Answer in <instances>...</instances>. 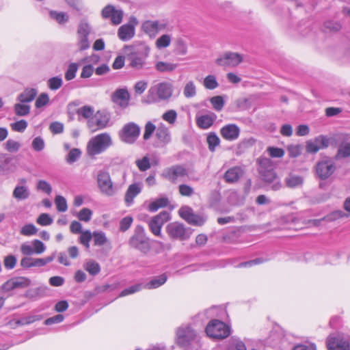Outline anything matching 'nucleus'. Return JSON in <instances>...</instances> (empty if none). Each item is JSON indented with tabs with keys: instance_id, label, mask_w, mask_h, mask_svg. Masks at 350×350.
Masks as SVG:
<instances>
[{
	"instance_id": "27",
	"label": "nucleus",
	"mask_w": 350,
	"mask_h": 350,
	"mask_svg": "<svg viewBox=\"0 0 350 350\" xmlns=\"http://www.w3.org/2000/svg\"><path fill=\"white\" fill-rule=\"evenodd\" d=\"M285 185L288 188L301 187L304 183V178L294 174H289L284 179Z\"/></svg>"
},
{
	"instance_id": "1",
	"label": "nucleus",
	"mask_w": 350,
	"mask_h": 350,
	"mask_svg": "<svg viewBox=\"0 0 350 350\" xmlns=\"http://www.w3.org/2000/svg\"><path fill=\"white\" fill-rule=\"evenodd\" d=\"M258 163V172L263 181L270 184V188L273 191L280 190L282 187V185L273 169L271 161L267 158H260Z\"/></svg>"
},
{
	"instance_id": "38",
	"label": "nucleus",
	"mask_w": 350,
	"mask_h": 350,
	"mask_svg": "<svg viewBox=\"0 0 350 350\" xmlns=\"http://www.w3.org/2000/svg\"><path fill=\"white\" fill-rule=\"evenodd\" d=\"M13 196L17 200H25L29 196V191L25 186H17L13 191Z\"/></svg>"
},
{
	"instance_id": "16",
	"label": "nucleus",
	"mask_w": 350,
	"mask_h": 350,
	"mask_svg": "<svg viewBox=\"0 0 350 350\" xmlns=\"http://www.w3.org/2000/svg\"><path fill=\"white\" fill-rule=\"evenodd\" d=\"M168 24L165 21L148 20L142 25L143 31L150 37H155L162 30L167 28Z\"/></svg>"
},
{
	"instance_id": "24",
	"label": "nucleus",
	"mask_w": 350,
	"mask_h": 350,
	"mask_svg": "<svg viewBox=\"0 0 350 350\" xmlns=\"http://www.w3.org/2000/svg\"><path fill=\"white\" fill-rule=\"evenodd\" d=\"M142 191L139 183H133L129 186L125 196L124 201L127 206L133 204L134 198Z\"/></svg>"
},
{
	"instance_id": "51",
	"label": "nucleus",
	"mask_w": 350,
	"mask_h": 350,
	"mask_svg": "<svg viewBox=\"0 0 350 350\" xmlns=\"http://www.w3.org/2000/svg\"><path fill=\"white\" fill-rule=\"evenodd\" d=\"M183 94L186 98H191L196 94V88L193 81H191L186 83Z\"/></svg>"
},
{
	"instance_id": "41",
	"label": "nucleus",
	"mask_w": 350,
	"mask_h": 350,
	"mask_svg": "<svg viewBox=\"0 0 350 350\" xmlns=\"http://www.w3.org/2000/svg\"><path fill=\"white\" fill-rule=\"evenodd\" d=\"M92 31V27L84 19L81 20L77 27V35L89 36Z\"/></svg>"
},
{
	"instance_id": "2",
	"label": "nucleus",
	"mask_w": 350,
	"mask_h": 350,
	"mask_svg": "<svg viewBox=\"0 0 350 350\" xmlns=\"http://www.w3.org/2000/svg\"><path fill=\"white\" fill-rule=\"evenodd\" d=\"M173 85L168 82H161L150 87L147 98L150 103L169 100L173 94Z\"/></svg>"
},
{
	"instance_id": "8",
	"label": "nucleus",
	"mask_w": 350,
	"mask_h": 350,
	"mask_svg": "<svg viewBox=\"0 0 350 350\" xmlns=\"http://www.w3.org/2000/svg\"><path fill=\"white\" fill-rule=\"evenodd\" d=\"M166 232L172 239L184 241L188 239L191 234L190 228L178 222H172L167 225Z\"/></svg>"
},
{
	"instance_id": "34",
	"label": "nucleus",
	"mask_w": 350,
	"mask_h": 350,
	"mask_svg": "<svg viewBox=\"0 0 350 350\" xmlns=\"http://www.w3.org/2000/svg\"><path fill=\"white\" fill-rule=\"evenodd\" d=\"M76 113L79 118H83L88 121L93 116L94 109L90 105H85L77 109Z\"/></svg>"
},
{
	"instance_id": "49",
	"label": "nucleus",
	"mask_w": 350,
	"mask_h": 350,
	"mask_svg": "<svg viewBox=\"0 0 350 350\" xmlns=\"http://www.w3.org/2000/svg\"><path fill=\"white\" fill-rule=\"evenodd\" d=\"M176 53L180 55H185L187 53V43L182 38H178L176 40Z\"/></svg>"
},
{
	"instance_id": "63",
	"label": "nucleus",
	"mask_w": 350,
	"mask_h": 350,
	"mask_svg": "<svg viewBox=\"0 0 350 350\" xmlns=\"http://www.w3.org/2000/svg\"><path fill=\"white\" fill-rule=\"evenodd\" d=\"M36 222L41 226H48L53 223V219L47 213H42L36 219Z\"/></svg>"
},
{
	"instance_id": "54",
	"label": "nucleus",
	"mask_w": 350,
	"mask_h": 350,
	"mask_svg": "<svg viewBox=\"0 0 350 350\" xmlns=\"http://www.w3.org/2000/svg\"><path fill=\"white\" fill-rule=\"evenodd\" d=\"M143 288V285L142 284H137L135 285L131 286L127 288L124 289L119 295V297H122L124 296H127L131 294H133L136 292L139 291Z\"/></svg>"
},
{
	"instance_id": "30",
	"label": "nucleus",
	"mask_w": 350,
	"mask_h": 350,
	"mask_svg": "<svg viewBox=\"0 0 350 350\" xmlns=\"http://www.w3.org/2000/svg\"><path fill=\"white\" fill-rule=\"evenodd\" d=\"M342 25L339 21L328 20L323 24L324 31L329 33H338L342 29Z\"/></svg>"
},
{
	"instance_id": "40",
	"label": "nucleus",
	"mask_w": 350,
	"mask_h": 350,
	"mask_svg": "<svg viewBox=\"0 0 350 350\" xmlns=\"http://www.w3.org/2000/svg\"><path fill=\"white\" fill-rule=\"evenodd\" d=\"M206 142L211 152H214L220 144V139L215 133H210L206 137Z\"/></svg>"
},
{
	"instance_id": "9",
	"label": "nucleus",
	"mask_w": 350,
	"mask_h": 350,
	"mask_svg": "<svg viewBox=\"0 0 350 350\" xmlns=\"http://www.w3.org/2000/svg\"><path fill=\"white\" fill-rule=\"evenodd\" d=\"M327 346L328 350H350V336L342 334L330 335Z\"/></svg>"
},
{
	"instance_id": "7",
	"label": "nucleus",
	"mask_w": 350,
	"mask_h": 350,
	"mask_svg": "<svg viewBox=\"0 0 350 350\" xmlns=\"http://www.w3.org/2000/svg\"><path fill=\"white\" fill-rule=\"evenodd\" d=\"M98 187L102 193L107 196H113L116 189L113 185L110 174L107 171L100 170L97 174Z\"/></svg>"
},
{
	"instance_id": "5",
	"label": "nucleus",
	"mask_w": 350,
	"mask_h": 350,
	"mask_svg": "<svg viewBox=\"0 0 350 350\" xmlns=\"http://www.w3.org/2000/svg\"><path fill=\"white\" fill-rule=\"evenodd\" d=\"M206 333L211 338L223 339L229 336L230 328L222 321L215 319L206 325Z\"/></svg>"
},
{
	"instance_id": "17",
	"label": "nucleus",
	"mask_w": 350,
	"mask_h": 350,
	"mask_svg": "<svg viewBox=\"0 0 350 350\" xmlns=\"http://www.w3.org/2000/svg\"><path fill=\"white\" fill-rule=\"evenodd\" d=\"M109 121V116L100 111L94 113L93 116L88 121V126L92 131H95L98 129L105 128Z\"/></svg>"
},
{
	"instance_id": "25",
	"label": "nucleus",
	"mask_w": 350,
	"mask_h": 350,
	"mask_svg": "<svg viewBox=\"0 0 350 350\" xmlns=\"http://www.w3.org/2000/svg\"><path fill=\"white\" fill-rule=\"evenodd\" d=\"M37 94L38 91L36 88H25L18 94L17 100L21 103H28L34 100Z\"/></svg>"
},
{
	"instance_id": "3",
	"label": "nucleus",
	"mask_w": 350,
	"mask_h": 350,
	"mask_svg": "<svg viewBox=\"0 0 350 350\" xmlns=\"http://www.w3.org/2000/svg\"><path fill=\"white\" fill-rule=\"evenodd\" d=\"M112 144L110 135L107 133H101L92 137L87 146L88 154L92 157L104 152Z\"/></svg>"
},
{
	"instance_id": "64",
	"label": "nucleus",
	"mask_w": 350,
	"mask_h": 350,
	"mask_svg": "<svg viewBox=\"0 0 350 350\" xmlns=\"http://www.w3.org/2000/svg\"><path fill=\"white\" fill-rule=\"evenodd\" d=\"M227 350H247L245 344L237 339H234Z\"/></svg>"
},
{
	"instance_id": "35",
	"label": "nucleus",
	"mask_w": 350,
	"mask_h": 350,
	"mask_svg": "<svg viewBox=\"0 0 350 350\" xmlns=\"http://www.w3.org/2000/svg\"><path fill=\"white\" fill-rule=\"evenodd\" d=\"M157 137L163 142H168L170 139V133L167 128L163 124H161L156 130Z\"/></svg>"
},
{
	"instance_id": "46",
	"label": "nucleus",
	"mask_w": 350,
	"mask_h": 350,
	"mask_svg": "<svg viewBox=\"0 0 350 350\" xmlns=\"http://www.w3.org/2000/svg\"><path fill=\"white\" fill-rule=\"evenodd\" d=\"M348 216V214L344 213L342 211L337 210L323 217V219L327 221H333L340 218L347 217Z\"/></svg>"
},
{
	"instance_id": "33",
	"label": "nucleus",
	"mask_w": 350,
	"mask_h": 350,
	"mask_svg": "<svg viewBox=\"0 0 350 350\" xmlns=\"http://www.w3.org/2000/svg\"><path fill=\"white\" fill-rule=\"evenodd\" d=\"M178 65L176 64L159 61L155 64V68L160 72H170L174 71Z\"/></svg>"
},
{
	"instance_id": "57",
	"label": "nucleus",
	"mask_w": 350,
	"mask_h": 350,
	"mask_svg": "<svg viewBox=\"0 0 350 350\" xmlns=\"http://www.w3.org/2000/svg\"><path fill=\"white\" fill-rule=\"evenodd\" d=\"M136 165L142 172L146 171L150 167V159L148 157H144L142 159L135 161Z\"/></svg>"
},
{
	"instance_id": "62",
	"label": "nucleus",
	"mask_w": 350,
	"mask_h": 350,
	"mask_svg": "<svg viewBox=\"0 0 350 350\" xmlns=\"http://www.w3.org/2000/svg\"><path fill=\"white\" fill-rule=\"evenodd\" d=\"M81 154L79 149L73 148L69 152L66 160L68 163H74L79 158Z\"/></svg>"
},
{
	"instance_id": "13",
	"label": "nucleus",
	"mask_w": 350,
	"mask_h": 350,
	"mask_svg": "<svg viewBox=\"0 0 350 350\" xmlns=\"http://www.w3.org/2000/svg\"><path fill=\"white\" fill-rule=\"evenodd\" d=\"M243 62L242 55L238 53L226 52L220 55L215 60V63L220 66L235 67Z\"/></svg>"
},
{
	"instance_id": "37",
	"label": "nucleus",
	"mask_w": 350,
	"mask_h": 350,
	"mask_svg": "<svg viewBox=\"0 0 350 350\" xmlns=\"http://www.w3.org/2000/svg\"><path fill=\"white\" fill-rule=\"evenodd\" d=\"M84 269L92 275H96L100 271V267L93 260H88L84 265Z\"/></svg>"
},
{
	"instance_id": "36",
	"label": "nucleus",
	"mask_w": 350,
	"mask_h": 350,
	"mask_svg": "<svg viewBox=\"0 0 350 350\" xmlns=\"http://www.w3.org/2000/svg\"><path fill=\"white\" fill-rule=\"evenodd\" d=\"M168 199L167 198H160L155 201L152 202L148 205V210L151 212L157 211L159 208H163L167 206Z\"/></svg>"
},
{
	"instance_id": "55",
	"label": "nucleus",
	"mask_w": 350,
	"mask_h": 350,
	"mask_svg": "<svg viewBox=\"0 0 350 350\" xmlns=\"http://www.w3.org/2000/svg\"><path fill=\"white\" fill-rule=\"evenodd\" d=\"M92 215V211L88 208H82L77 214V217L80 221L88 222Z\"/></svg>"
},
{
	"instance_id": "44",
	"label": "nucleus",
	"mask_w": 350,
	"mask_h": 350,
	"mask_svg": "<svg viewBox=\"0 0 350 350\" xmlns=\"http://www.w3.org/2000/svg\"><path fill=\"white\" fill-rule=\"evenodd\" d=\"M80 234L81 235L79 238V243L88 250L90 248V241L92 239V234L88 230H84Z\"/></svg>"
},
{
	"instance_id": "31",
	"label": "nucleus",
	"mask_w": 350,
	"mask_h": 350,
	"mask_svg": "<svg viewBox=\"0 0 350 350\" xmlns=\"http://www.w3.org/2000/svg\"><path fill=\"white\" fill-rule=\"evenodd\" d=\"M336 139V135L331 137H327V136L325 135H319L317 137L314 139L317 142L319 148L321 149H323L327 148L329 145H334Z\"/></svg>"
},
{
	"instance_id": "29",
	"label": "nucleus",
	"mask_w": 350,
	"mask_h": 350,
	"mask_svg": "<svg viewBox=\"0 0 350 350\" xmlns=\"http://www.w3.org/2000/svg\"><path fill=\"white\" fill-rule=\"evenodd\" d=\"M49 16L60 25H65L69 21L68 14L64 12L51 10L49 12Z\"/></svg>"
},
{
	"instance_id": "19",
	"label": "nucleus",
	"mask_w": 350,
	"mask_h": 350,
	"mask_svg": "<svg viewBox=\"0 0 350 350\" xmlns=\"http://www.w3.org/2000/svg\"><path fill=\"white\" fill-rule=\"evenodd\" d=\"M101 15L105 19L109 18L113 25H117L122 23L124 12L122 10L116 9L113 5H108L103 9Z\"/></svg>"
},
{
	"instance_id": "59",
	"label": "nucleus",
	"mask_w": 350,
	"mask_h": 350,
	"mask_svg": "<svg viewBox=\"0 0 350 350\" xmlns=\"http://www.w3.org/2000/svg\"><path fill=\"white\" fill-rule=\"evenodd\" d=\"M78 66L75 63H72L68 66V68L65 73V79L67 81H70L75 77Z\"/></svg>"
},
{
	"instance_id": "43",
	"label": "nucleus",
	"mask_w": 350,
	"mask_h": 350,
	"mask_svg": "<svg viewBox=\"0 0 350 350\" xmlns=\"http://www.w3.org/2000/svg\"><path fill=\"white\" fill-rule=\"evenodd\" d=\"M210 103L213 108L217 111H220L225 105L224 98L221 96H213L210 98Z\"/></svg>"
},
{
	"instance_id": "60",
	"label": "nucleus",
	"mask_w": 350,
	"mask_h": 350,
	"mask_svg": "<svg viewBox=\"0 0 350 350\" xmlns=\"http://www.w3.org/2000/svg\"><path fill=\"white\" fill-rule=\"evenodd\" d=\"M37 228L36 227L32 224H29L27 225H25L21 230V234L25 236H31L36 234L37 233Z\"/></svg>"
},
{
	"instance_id": "11",
	"label": "nucleus",
	"mask_w": 350,
	"mask_h": 350,
	"mask_svg": "<svg viewBox=\"0 0 350 350\" xmlns=\"http://www.w3.org/2000/svg\"><path fill=\"white\" fill-rule=\"evenodd\" d=\"M170 219V214L166 211H161L152 217L148 221V227L151 232L157 237H161V228Z\"/></svg>"
},
{
	"instance_id": "56",
	"label": "nucleus",
	"mask_w": 350,
	"mask_h": 350,
	"mask_svg": "<svg viewBox=\"0 0 350 350\" xmlns=\"http://www.w3.org/2000/svg\"><path fill=\"white\" fill-rule=\"evenodd\" d=\"M49 103V96L48 94L43 92L41 93L37 98L35 106L36 108H41L46 105Z\"/></svg>"
},
{
	"instance_id": "52",
	"label": "nucleus",
	"mask_w": 350,
	"mask_h": 350,
	"mask_svg": "<svg viewBox=\"0 0 350 350\" xmlns=\"http://www.w3.org/2000/svg\"><path fill=\"white\" fill-rule=\"evenodd\" d=\"M55 204L59 212H65L68 209L67 202L64 197L57 196L55 199Z\"/></svg>"
},
{
	"instance_id": "45",
	"label": "nucleus",
	"mask_w": 350,
	"mask_h": 350,
	"mask_svg": "<svg viewBox=\"0 0 350 350\" xmlns=\"http://www.w3.org/2000/svg\"><path fill=\"white\" fill-rule=\"evenodd\" d=\"M348 216V214L344 213L342 211L337 210L323 217V219L327 221H333L340 218L347 217Z\"/></svg>"
},
{
	"instance_id": "39",
	"label": "nucleus",
	"mask_w": 350,
	"mask_h": 350,
	"mask_svg": "<svg viewBox=\"0 0 350 350\" xmlns=\"http://www.w3.org/2000/svg\"><path fill=\"white\" fill-rule=\"evenodd\" d=\"M172 42V36L170 34H163L158 38L155 42V45L157 49H161L167 48L170 45Z\"/></svg>"
},
{
	"instance_id": "10",
	"label": "nucleus",
	"mask_w": 350,
	"mask_h": 350,
	"mask_svg": "<svg viewBox=\"0 0 350 350\" xmlns=\"http://www.w3.org/2000/svg\"><path fill=\"white\" fill-rule=\"evenodd\" d=\"M140 133V127L134 122L126 124L119 133L120 139L127 144L134 143Z\"/></svg>"
},
{
	"instance_id": "12",
	"label": "nucleus",
	"mask_w": 350,
	"mask_h": 350,
	"mask_svg": "<svg viewBox=\"0 0 350 350\" xmlns=\"http://www.w3.org/2000/svg\"><path fill=\"white\" fill-rule=\"evenodd\" d=\"M339 143L337 152L334 159L338 161L342 159H346L350 157V138L343 134L336 135V139L334 145Z\"/></svg>"
},
{
	"instance_id": "32",
	"label": "nucleus",
	"mask_w": 350,
	"mask_h": 350,
	"mask_svg": "<svg viewBox=\"0 0 350 350\" xmlns=\"http://www.w3.org/2000/svg\"><path fill=\"white\" fill-rule=\"evenodd\" d=\"M21 266L25 269H29L33 267H42V265L41 258L24 257L21 260Z\"/></svg>"
},
{
	"instance_id": "47",
	"label": "nucleus",
	"mask_w": 350,
	"mask_h": 350,
	"mask_svg": "<svg viewBox=\"0 0 350 350\" xmlns=\"http://www.w3.org/2000/svg\"><path fill=\"white\" fill-rule=\"evenodd\" d=\"M92 238L94 239V245L98 246H102L107 241L105 233L100 231L94 232L92 233Z\"/></svg>"
},
{
	"instance_id": "22",
	"label": "nucleus",
	"mask_w": 350,
	"mask_h": 350,
	"mask_svg": "<svg viewBox=\"0 0 350 350\" xmlns=\"http://www.w3.org/2000/svg\"><path fill=\"white\" fill-rule=\"evenodd\" d=\"M129 94L126 89L117 90L111 96L112 101L122 108L129 105Z\"/></svg>"
},
{
	"instance_id": "4",
	"label": "nucleus",
	"mask_w": 350,
	"mask_h": 350,
	"mask_svg": "<svg viewBox=\"0 0 350 350\" xmlns=\"http://www.w3.org/2000/svg\"><path fill=\"white\" fill-rule=\"evenodd\" d=\"M130 247L140 251L143 254H147L150 250L149 239L146 236L142 226L136 227L134 234L129 241Z\"/></svg>"
},
{
	"instance_id": "61",
	"label": "nucleus",
	"mask_w": 350,
	"mask_h": 350,
	"mask_svg": "<svg viewBox=\"0 0 350 350\" xmlns=\"http://www.w3.org/2000/svg\"><path fill=\"white\" fill-rule=\"evenodd\" d=\"M178 191L181 196L187 197L191 196L194 193L193 189L186 184L180 185L178 186Z\"/></svg>"
},
{
	"instance_id": "28",
	"label": "nucleus",
	"mask_w": 350,
	"mask_h": 350,
	"mask_svg": "<svg viewBox=\"0 0 350 350\" xmlns=\"http://www.w3.org/2000/svg\"><path fill=\"white\" fill-rule=\"evenodd\" d=\"M167 277L163 273L159 276L153 278L150 282H147L143 287L147 289L157 288L167 281Z\"/></svg>"
},
{
	"instance_id": "20",
	"label": "nucleus",
	"mask_w": 350,
	"mask_h": 350,
	"mask_svg": "<svg viewBox=\"0 0 350 350\" xmlns=\"http://www.w3.org/2000/svg\"><path fill=\"white\" fill-rule=\"evenodd\" d=\"M137 24V19L135 17H131L129 23L122 25L118 29L119 38L122 41L131 40L135 36V26Z\"/></svg>"
},
{
	"instance_id": "18",
	"label": "nucleus",
	"mask_w": 350,
	"mask_h": 350,
	"mask_svg": "<svg viewBox=\"0 0 350 350\" xmlns=\"http://www.w3.org/2000/svg\"><path fill=\"white\" fill-rule=\"evenodd\" d=\"M31 280L25 277H15L10 279L1 286L3 291H10L16 288H23L31 285Z\"/></svg>"
},
{
	"instance_id": "58",
	"label": "nucleus",
	"mask_w": 350,
	"mask_h": 350,
	"mask_svg": "<svg viewBox=\"0 0 350 350\" xmlns=\"http://www.w3.org/2000/svg\"><path fill=\"white\" fill-rule=\"evenodd\" d=\"M77 45L81 51H84L90 47L88 36L77 35Z\"/></svg>"
},
{
	"instance_id": "6",
	"label": "nucleus",
	"mask_w": 350,
	"mask_h": 350,
	"mask_svg": "<svg viewBox=\"0 0 350 350\" xmlns=\"http://www.w3.org/2000/svg\"><path fill=\"white\" fill-rule=\"evenodd\" d=\"M177 342L183 347H188L198 342V336L194 329L189 326L179 327L176 332Z\"/></svg>"
},
{
	"instance_id": "23",
	"label": "nucleus",
	"mask_w": 350,
	"mask_h": 350,
	"mask_svg": "<svg viewBox=\"0 0 350 350\" xmlns=\"http://www.w3.org/2000/svg\"><path fill=\"white\" fill-rule=\"evenodd\" d=\"M217 119V116L213 112L197 117L196 124L200 129H207L210 128Z\"/></svg>"
},
{
	"instance_id": "21",
	"label": "nucleus",
	"mask_w": 350,
	"mask_h": 350,
	"mask_svg": "<svg viewBox=\"0 0 350 350\" xmlns=\"http://www.w3.org/2000/svg\"><path fill=\"white\" fill-rule=\"evenodd\" d=\"M219 133L224 139L234 141L238 139L240 129L234 124H229L221 127Z\"/></svg>"
},
{
	"instance_id": "26",
	"label": "nucleus",
	"mask_w": 350,
	"mask_h": 350,
	"mask_svg": "<svg viewBox=\"0 0 350 350\" xmlns=\"http://www.w3.org/2000/svg\"><path fill=\"white\" fill-rule=\"evenodd\" d=\"M243 173V172L241 167H234L225 173L224 179L227 183H235L242 176Z\"/></svg>"
},
{
	"instance_id": "50",
	"label": "nucleus",
	"mask_w": 350,
	"mask_h": 350,
	"mask_svg": "<svg viewBox=\"0 0 350 350\" xmlns=\"http://www.w3.org/2000/svg\"><path fill=\"white\" fill-rule=\"evenodd\" d=\"M63 81L61 77H54L47 81V85L51 90H57L62 85Z\"/></svg>"
},
{
	"instance_id": "48",
	"label": "nucleus",
	"mask_w": 350,
	"mask_h": 350,
	"mask_svg": "<svg viewBox=\"0 0 350 350\" xmlns=\"http://www.w3.org/2000/svg\"><path fill=\"white\" fill-rule=\"evenodd\" d=\"M204 85L208 90H214L219 85L214 75H208L204 79Z\"/></svg>"
},
{
	"instance_id": "42",
	"label": "nucleus",
	"mask_w": 350,
	"mask_h": 350,
	"mask_svg": "<svg viewBox=\"0 0 350 350\" xmlns=\"http://www.w3.org/2000/svg\"><path fill=\"white\" fill-rule=\"evenodd\" d=\"M15 113L18 116H25L30 113V106L24 103H16L14 106Z\"/></svg>"
},
{
	"instance_id": "14",
	"label": "nucleus",
	"mask_w": 350,
	"mask_h": 350,
	"mask_svg": "<svg viewBox=\"0 0 350 350\" xmlns=\"http://www.w3.org/2000/svg\"><path fill=\"white\" fill-rule=\"evenodd\" d=\"M336 170V166L330 158H326L317 163L316 173L322 180L328 178Z\"/></svg>"
},
{
	"instance_id": "53",
	"label": "nucleus",
	"mask_w": 350,
	"mask_h": 350,
	"mask_svg": "<svg viewBox=\"0 0 350 350\" xmlns=\"http://www.w3.org/2000/svg\"><path fill=\"white\" fill-rule=\"evenodd\" d=\"M145 64V59L142 57L134 55L131 57L130 66L137 70L142 69Z\"/></svg>"
},
{
	"instance_id": "15",
	"label": "nucleus",
	"mask_w": 350,
	"mask_h": 350,
	"mask_svg": "<svg viewBox=\"0 0 350 350\" xmlns=\"http://www.w3.org/2000/svg\"><path fill=\"white\" fill-rule=\"evenodd\" d=\"M161 176L173 183L188 176L187 170L182 165H176L165 169Z\"/></svg>"
}]
</instances>
